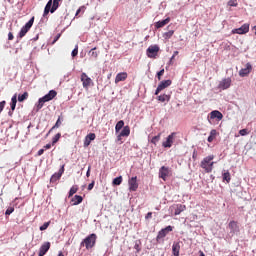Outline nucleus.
I'll list each match as a JSON object with an SVG mask.
<instances>
[{"label": "nucleus", "mask_w": 256, "mask_h": 256, "mask_svg": "<svg viewBox=\"0 0 256 256\" xmlns=\"http://www.w3.org/2000/svg\"><path fill=\"white\" fill-rule=\"evenodd\" d=\"M80 81L82 82L83 88L86 90L93 85V80L85 72L81 74Z\"/></svg>", "instance_id": "7"}, {"label": "nucleus", "mask_w": 256, "mask_h": 256, "mask_svg": "<svg viewBox=\"0 0 256 256\" xmlns=\"http://www.w3.org/2000/svg\"><path fill=\"white\" fill-rule=\"evenodd\" d=\"M146 53L150 59H155V57H157V53H159V46L157 45L149 46L148 49L146 50Z\"/></svg>", "instance_id": "9"}, {"label": "nucleus", "mask_w": 256, "mask_h": 256, "mask_svg": "<svg viewBox=\"0 0 256 256\" xmlns=\"http://www.w3.org/2000/svg\"><path fill=\"white\" fill-rule=\"evenodd\" d=\"M160 140H161V133H159L157 136H154L151 139V143H153V145H157V143H159Z\"/></svg>", "instance_id": "35"}, {"label": "nucleus", "mask_w": 256, "mask_h": 256, "mask_svg": "<svg viewBox=\"0 0 256 256\" xmlns=\"http://www.w3.org/2000/svg\"><path fill=\"white\" fill-rule=\"evenodd\" d=\"M59 6L60 4L57 0H49L44 8L43 17H47L49 13H55Z\"/></svg>", "instance_id": "3"}, {"label": "nucleus", "mask_w": 256, "mask_h": 256, "mask_svg": "<svg viewBox=\"0 0 256 256\" xmlns=\"http://www.w3.org/2000/svg\"><path fill=\"white\" fill-rule=\"evenodd\" d=\"M185 209H187V206L183 205V204H174L172 206H170V211H174V215H181V213H183V211H185Z\"/></svg>", "instance_id": "10"}, {"label": "nucleus", "mask_w": 256, "mask_h": 256, "mask_svg": "<svg viewBox=\"0 0 256 256\" xmlns=\"http://www.w3.org/2000/svg\"><path fill=\"white\" fill-rule=\"evenodd\" d=\"M43 153H45V149H40V150L38 151L37 155H38L39 157H41V155H43Z\"/></svg>", "instance_id": "54"}, {"label": "nucleus", "mask_w": 256, "mask_h": 256, "mask_svg": "<svg viewBox=\"0 0 256 256\" xmlns=\"http://www.w3.org/2000/svg\"><path fill=\"white\" fill-rule=\"evenodd\" d=\"M163 75H165V69H162L157 73L158 81H161V77H163Z\"/></svg>", "instance_id": "43"}, {"label": "nucleus", "mask_w": 256, "mask_h": 256, "mask_svg": "<svg viewBox=\"0 0 256 256\" xmlns=\"http://www.w3.org/2000/svg\"><path fill=\"white\" fill-rule=\"evenodd\" d=\"M223 181H226L227 183H230L231 181V174L229 173V171L225 172L223 174Z\"/></svg>", "instance_id": "36"}, {"label": "nucleus", "mask_w": 256, "mask_h": 256, "mask_svg": "<svg viewBox=\"0 0 256 256\" xmlns=\"http://www.w3.org/2000/svg\"><path fill=\"white\" fill-rule=\"evenodd\" d=\"M175 135L176 133L173 132L171 133L167 138H166V141H164L162 143V146L165 147L166 149H171V147H173V141L175 139Z\"/></svg>", "instance_id": "14"}, {"label": "nucleus", "mask_w": 256, "mask_h": 256, "mask_svg": "<svg viewBox=\"0 0 256 256\" xmlns=\"http://www.w3.org/2000/svg\"><path fill=\"white\" fill-rule=\"evenodd\" d=\"M13 39H15V37L13 36L12 32L8 33V41H13Z\"/></svg>", "instance_id": "51"}, {"label": "nucleus", "mask_w": 256, "mask_h": 256, "mask_svg": "<svg viewBox=\"0 0 256 256\" xmlns=\"http://www.w3.org/2000/svg\"><path fill=\"white\" fill-rule=\"evenodd\" d=\"M200 256H205V253H203V251H200Z\"/></svg>", "instance_id": "60"}, {"label": "nucleus", "mask_w": 256, "mask_h": 256, "mask_svg": "<svg viewBox=\"0 0 256 256\" xmlns=\"http://www.w3.org/2000/svg\"><path fill=\"white\" fill-rule=\"evenodd\" d=\"M174 33H175V31L170 30V31L164 33L163 37H164V39H171V37H173Z\"/></svg>", "instance_id": "38"}, {"label": "nucleus", "mask_w": 256, "mask_h": 256, "mask_svg": "<svg viewBox=\"0 0 256 256\" xmlns=\"http://www.w3.org/2000/svg\"><path fill=\"white\" fill-rule=\"evenodd\" d=\"M213 159H215V155H209L202 159L200 167L204 169L205 173H212L213 166L215 165Z\"/></svg>", "instance_id": "2"}, {"label": "nucleus", "mask_w": 256, "mask_h": 256, "mask_svg": "<svg viewBox=\"0 0 256 256\" xmlns=\"http://www.w3.org/2000/svg\"><path fill=\"white\" fill-rule=\"evenodd\" d=\"M55 97H57V91L50 90L48 94H46L42 98H39L38 103L35 104L36 113H39V111H41V109H43V106L45 105V103H47L49 101H53V99H55Z\"/></svg>", "instance_id": "1"}, {"label": "nucleus", "mask_w": 256, "mask_h": 256, "mask_svg": "<svg viewBox=\"0 0 256 256\" xmlns=\"http://www.w3.org/2000/svg\"><path fill=\"white\" fill-rule=\"evenodd\" d=\"M253 70V66L251 65V63H247L245 68H242L239 71V75L240 77H247V75H249V73H251V71Z\"/></svg>", "instance_id": "20"}, {"label": "nucleus", "mask_w": 256, "mask_h": 256, "mask_svg": "<svg viewBox=\"0 0 256 256\" xmlns=\"http://www.w3.org/2000/svg\"><path fill=\"white\" fill-rule=\"evenodd\" d=\"M127 79V72H120L116 75L115 83H120V81H125Z\"/></svg>", "instance_id": "25"}, {"label": "nucleus", "mask_w": 256, "mask_h": 256, "mask_svg": "<svg viewBox=\"0 0 256 256\" xmlns=\"http://www.w3.org/2000/svg\"><path fill=\"white\" fill-rule=\"evenodd\" d=\"M13 211H15L14 208H8L5 212V215H11V213H13Z\"/></svg>", "instance_id": "48"}, {"label": "nucleus", "mask_w": 256, "mask_h": 256, "mask_svg": "<svg viewBox=\"0 0 256 256\" xmlns=\"http://www.w3.org/2000/svg\"><path fill=\"white\" fill-rule=\"evenodd\" d=\"M72 205H79L81 203H83V197L79 196V195H75L72 199H71Z\"/></svg>", "instance_id": "26"}, {"label": "nucleus", "mask_w": 256, "mask_h": 256, "mask_svg": "<svg viewBox=\"0 0 256 256\" xmlns=\"http://www.w3.org/2000/svg\"><path fill=\"white\" fill-rule=\"evenodd\" d=\"M231 83V78H224L219 82L218 89L225 91V89H229V87H231Z\"/></svg>", "instance_id": "17"}, {"label": "nucleus", "mask_w": 256, "mask_h": 256, "mask_svg": "<svg viewBox=\"0 0 256 256\" xmlns=\"http://www.w3.org/2000/svg\"><path fill=\"white\" fill-rule=\"evenodd\" d=\"M232 33L237 35H245L246 33H249V24H243L240 28L232 30Z\"/></svg>", "instance_id": "15"}, {"label": "nucleus", "mask_w": 256, "mask_h": 256, "mask_svg": "<svg viewBox=\"0 0 256 256\" xmlns=\"http://www.w3.org/2000/svg\"><path fill=\"white\" fill-rule=\"evenodd\" d=\"M95 133H89L84 139V147H89L91 145V141H95Z\"/></svg>", "instance_id": "21"}, {"label": "nucleus", "mask_w": 256, "mask_h": 256, "mask_svg": "<svg viewBox=\"0 0 256 256\" xmlns=\"http://www.w3.org/2000/svg\"><path fill=\"white\" fill-rule=\"evenodd\" d=\"M192 157L193 159H195L197 157V154L194 152Z\"/></svg>", "instance_id": "58"}, {"label": "nucleus", "mask_w": 256, "mask_h": 256, "mask_svg": "<svg viewBox=\"0 0 256 256\" xmlns=\"http://www.w3.org/2000/svg\"><path fill=\"white\" fill-rule=\"evenodd\" d=\"M10 107H11V111H15V108L17 107V94H14L12 96Z\"/></svg>", "instance_id": "27"}, {"label": "nucleus", "mask_w": 256, "mask_h": 256, "mask_svg": "<svg viewBox=\"0 0 256 256\" xmlns=\"http://www.w3.org/2000/svg\"><path fill=\"white\" fill-rule=\"evenodd\" d=\"M228 228L230 229V233L232 235H235V233H239V224L235 220L229 222Z\"/></svg>", "instance_id": "18"}, {"label": "nucleus", "mask_w": 256, "mask_h": 256, "mask_svg": "<svg viewBox=\"0 0 256 256\" xmlns=\"http://www.w3.org/2000/svg\"><path fill=\"white\" fill-rule=\"evenodd\" d=\"M61 127V117H59L55 123V125L49 130V133L53 131L54 129H59Z\"/></svg>", "instance_id": "34"}, {"label": "nucleus", "mask_w": 256, "mask_h": 256, "mask_svg": "<svg viewBox=\"0 0 256 256\" xmlns=\"http://www.w3.org/2000/svg\"><path fill=\"white\" fill-rule=\"evenodd\" d=\"M5 105H7V102L5 100L0 102V114L3 113V109H5Z\"/></svg>", "instance_id": "44"}, {"label": "nucleus", "mask_w": 256, "mask_h": 256, "mask_svg": "<svg viewBox=\"0 0 256 256\" xmlns=\"http://www.w3.org/2000/svg\"><path fill=\"white\" fill-rule=\"evenodd\" d=\"M81 11H85V6H81L77 11H76V17L81 13Z\"/></svg>", "instance_id": "49"}, {"label": "nucleus", "mask_w": 256, "mask_h": 256, "mask_svg": "<svg viewBox=\"0 0 256 256\" xmlns=\"http://www.w3.org/2000/svg\"><path fill=\"white\" fill-rule=\"evenodd\" d=\"M123 127H125V122L123 120L118 121L115 126L116 133H119Z\"/></svg>", "instance_id": "29"}, {"label": "nucleus", "mask_w": 256, "mask_h": 256, "mask_svg": "<svg viewBox=\"0 0 256 256\" xmlns=\"http://www.w3.org/2000/svg\"><path fill=\"white\" fill-rule=\"evenodd\" d=\"M49 249H51V242H44L40 247L38 256H45Z\"/></svg>", "instance_id": "19"}, {"label": "nucleus", "mask_w": 256, "mask_h": 256, "mask_svg": "<svg viewBox=\"0 0 256 256\" xmlns=\"http://www.w3.org/2000/svg\"><path fill=\"white\" fill-rule=\"evenodd\" d=\"M9 115H10V117L13 115V113L12 112H9Z\"/></svg>", "instance_id": "61"}, {"label": "nucleus", "mask_w": 256, "mask_h": 256, "mask_svg": "<svg viewBox=\"0 0 256 256\" xmlns=\"http://www.w3.org/2000/svg\"><path fill=\"white\" fill-rule=\"evenodd\" d=\"M153 217V212H148L145 216V219H151Z\"/></svg>", "instance_id": "52"}, {"label": "nucleus", "mask_w": 256, "mask_h": 256, "mask_svg": "<svg viewBox=\"0 0 256 256\" xmlns=\"http://www.w3.org/2000/svg\"><path fill=\"white\" fill-rule=\"evenodd\" d=\"M89 55L93 57V59H97L99 57V52H97V47L92 48L89 51Z\"/></svg>", "instance_id": "32"}, {"label": "nucleus", "mask_w": 256, "mask_h": 256, "mask_svg": "<svg viewBox=\"0 0 256 256\" xmlns=\"http://www.w3.org/2000/svg\"><path fill=\"white\" fill-rule=\"evenodd\" d=\"M129 191H137L139 189V183L137 182V176H134L128 180Z\"/></svg>", "instance_id": "16"}, {"label": "nucleus", "mask_w": 256, "mask_h": 256, "mask_svg": "<svg viewBox=\"0 0 256 256\" xmlns=\"http://www.w3.org/2000/svg\"><path fill=\"white\" fill-rule=\"evenodd\" d=\"M77 191H79V187L78 186H72L70 188L68 197H73V195H75V193H77Z\"/></svg>", "instance_id": "33"}, {"label": "nucleus", "mask_w": 256, "mask_h": 256, "mask_svg": "<svg viewBox=\"0 0 256 256\" xmlns=\"http://www.w3.org/2000/svg\"><path fill=\"white\" fill-rule=\"evenodd\" d=\"M86 177H91V166L88 167V170L86 172Z\"/></svg>", "instance_id": "53"}, {"label": "nucleus", "mask_w": 256, "mask_h": 256, "mask_svg": "<svg viewBox=\"0 0 256 256\" xmlns=\"http://www.w3.org/2000/svg\"><path fill=\"white\" fill-rule=\"evenodd\" d=\"M49 225H51V222H45L42 226H40V231H46V229L49 228Z\"/></svg>", "instance_id": "41"}, {"label": "nucleus", "mask_w": 256, "mask_h": 256, "mask_svg": "<svg viewBox=\"0 0 256 256\" xmlns=\"http://www.w3.org/2000/svg\"><path fill=\"white\" fill-rule=\"evenodd\" d=\"M26 99H29V92H24L22 95H18L19 103H23Z\"/></svg>", "instance_id": "31"}, {"label": "nucleus", "mask_w": 256, "mask_h": 256, "mask_svg": "<svg viewBox=\"0 0 256 256\" xmlns=\"http://www.w3.org/2000/svg\"><path fill=\"white\" fill-rule=\"evenodd\" d=\"M58 256H65L63 252H59Z\"/></svg>", "instance_id": "59"}, {"label": "nucleus", "mask_w": 256, "mask_h": 256, "mask_svg": "<svg viewBox=\"0 0 256 256\" xmlns=\"http://www.w3.org/2000/svg\"><path fill=\"white\" fill-rule=\"evenodd\" d=\"M141 242L136 241L135 245H134V249L137 250V253H139V251H141Z\"/></svg>", "instance_id": "46"}, {"label": "nucleus", "mask_w": 256, "mask_h": 256, "mask_svg": "<svg viewBox=\"0 0 256 256\" xmlns=\"http://www.w3.org/2000/svg\"><path fill=\"white\" fill-rule=\"evenodd\" d=\"M61 139V133H57L52 139V145H55Z\"/></svg>", "instance_id": "39"}, {"label": "nucleus", "mask_w": 256, "mask_h": 256, "mask_svg": "<svg viewBox=\"0 0 256 256\" xmlns=\"http://www.w3.org/2000/svg\"><path fill=\"white\" fill-rule=\"evenodd\" d=\"M71 55H72V57H77V55H79V45L75 46Z\"/></svg>", "instance_id": "40"}, {"label": "nucleus", "mask_w": 256, "mask_h": 256, "mask_svg": "<svg viewBox=\"0 0 256 256\" xmlns=\"http://www.w3.org/2000/svg\"><path fill=\"white\" fill-rule=\"evenodd\" d=\"M44 149H51V144H46V145L44 146Z\"/></svg>", "instance_id": "55"}, {"label": "nucleus", "mask_w": 256, "mask_h": 256, "mask_svg": "<svg viewBox=\"0 0 256 256\" xmlns=\"http://www.w3.org/2000/svg\"><path fill=\"white\" fill-rule=\"evenodd\" d=\"M113 185H121V183H123V177L122 176H119V177H116L114 180H113Z\"/></svg>", "instance_id": "37"}, {"label": "nucleus", "mask_w": 256, "mask_h": 256, "mask_svg": "<svg viewBox=\"0 0 256 256\" xmlns=\"http://www.w3.org/2000/svg\"><path fill=\"white\" fill-rule=\"evenodd\" d=\"M170 100H171V96L167 94H162L158 96V101H160L161 103H165V101H170Z\"/></svg>", "instance_id": "30"}, {"label": "nucleus", "mask_w": 256, "mask_h": 256, "mask_svg": "<svg viewBox=\"0 0 256 256\" xmlns=\"http://www.w3.org/2000/svg\"><path fill=\"white\" fill-rule=\"evenodd\" d=\"M171 22V18H166L164 20L158 21L155 23V28L156 29H161L162 27H165V25H169V23Z\"/></svg>", "instance_id": "22"}, {"label": "nucleus", "mask_w": 256, "mask_h": 256, "mask_svg": "<svg viewBox=\"0 0 256 256\" xmlns=\"http://www.w3.org/2000/svg\"><path fill=\"white\" fill-rule=\"evenodd\" d=\"M210 119H218V121H221V119H223V113L219 112V110H214L210 113Z\"/></svg>", "instance_id": "24"}, {"label": "nucleus", "mask_w": 256, "mask_h": 256, "mask_svg": "<svg viewBox=\"0 0 256 256\" xmlns=\"http://www.w3.org/2000/svg\"><path fill=\"white\" fill-rule=\"evenodd\" d=\"M33 23H35V17H32L20 30L19 37L20 39H23L27 33H29V30L31 27H33Z\"/></svg>", "instance_id": "5"}, {"label": "nucleus", "mask_w": 256, "mask_h": 256, "mask_svg": "<svg viewBox=\"0 0 256 256\" xmlns=\"http://www.w3.org/2000/svg\"><path fill=\"white\" fill-rule=\"evenodd\" d=\"M63 173H65V165H62L59 171L51 176L50 183H57L63 176Z\"/></svg>", "instance_id": "11"}, {"label": "nucleus", "mask_w": 256, "mask_h": 256, "mask_svg": "<svg viewBox=\"0 0 256 256\" xmlns=\"http://www.w3.org/2000/svg\"><path fill=\"white\" fill-rule=\"evenodd\" d=\"M239 135H241L242 137H245V135H249V130L242 129L239 131Z\"/></svg>", "instance_id": "45"}, {"label": "nucleus", "mask_w": 256, "mask_h": 256, "mask_svg": "<svg viewBox=\"0 0 256 256\" xmlns=\"http://www.w3.org/2000/svg\"><path fill=\"white\" fill-rule=\"evenodd\" d=\"M179 251H181V243L174 242L172 245V253L174 256H179Z\"/></svg>", "instance_id": "23"}, {"label": "nucleus", "mask_w": 256, "mask_h": 256, "mask_svg": "<svg viewBox=\"0 0 256 256\" xmlns=\"http://www.w3.org/2000/svg\"><path fill=\"white\" fill-rule=\"evenodd\" d=\"M171 80H163L160 82V84L158 85L156 91H155V95H159V93H161V91H163L164 89H167V87H171Z\"/></svg>", "instance_id": "12"}, {"label": "nucleus", "mask_w": 256, "mask_h": 256, "mask_svg": "<svg viewBox=\"0 0 256 256\" xmlns=\"http://www.w3.org/2000/svg\"><path fill=\"white\" fill-rule=\"evenodd\" d=\"M131 135V127L129 125L124 126L119 135L117 136V141H122L123 137H129Z\"/></svg>", "instance_id": "13"}, {"label": "nucleus", "mask_w": 256, "mask_h": 256, "mask_svg": "<svg viewBox=\"0 0 256 256\" xmlns=\"http://www.w3.org/2000/svg\"><path fill=\"white\" fill-rule=\"evenodd\" d=\"M173 59H175V57H173V55H172V57L170 59V64L173 63Z\"/></svg>", "instance_id": "57"}, {"label": "nucleus", "mask_w": 256, "mask_h": 256, "mask_svg": "<svg viewBox=\"0 0 256 256\" xmlns=\"http://www.w3.org/2000/svg\"><path fill=\"white\" fill-rule=\"evenodd\" d=\"M177 55H179V51H174L173 57H177Z\"/></svg>", "instance_id": "56"}, {"label": "nucleus", "mask_w": 256, "mask_h": 256, "mask_svg": "<svg viewBox=\"0 0 256 256\" xmlns=\"http://www.w3.org/2000/svg\"><path fill=\"white\" fill-rule=\"evenodd\" d=\"M96 243L97 234H90L81 242V245H85L86 249H93Z\"/></svg>", "instance_id": "4"}, {"label": "nucleus", "mask_w": 256, "mask_h": 256, "mask_svg": "<svg viewBox=\"0 0 256 256\" xmlns=\"http://www.w3.org/2000/svg\"><path fill=\"white\" fill-rule=\"evenodd\" d=\"M171 231H173V226H167L161 229L156 237L157 243H160L161 240L165 239V237H167V234L171 233Z\"/></svg>", "instance_id": "6"}, {"label": "nucleus", "mask_w": 256, "mask_h": 256, "mask_svg": "<svg viewBox=\"0 0 256 256\" xmlns=\"http://www.w3.org/2000/svg\"><path fill=\"white\" fill-rule=\"evenodd\" d=\"M60 37H61V34L56 35L52 42V45H55V43H57V41H59Z\"/></svg>", "instance_id": "47"}, {"label": "nucleus", "mask_w": 256, "mask_h": 256, "mask_svg": "<svg viewBox=\"0 0 256 256\" xmlns=\"http://www.w3.org/2000/svg\"><path fill=\"white\" fill-rule=\"evenodd\" d=\"M3 195V192H1L0 196Z\"/></svg>", "instance_id": "62"}, {"label": "nucleus", "mask_w": 256, "mask_h": 256, "mask_svg": "<svg viewBox=\"0 0 256 256\" xmlns=\"http://www.w3.org/2000/svg\"><path fill=\"white\" fill-rule=\"evenodd\" d=\"M94 187H95V181L91 182V183L88 185V191H91Z\"/></svg>", "instance_id": "50"}, {"label": "nucleus", "mask_w": 256, "mask_h": 256, "mask_svg": "<svg viewBox=\"0 0 256 256\" xmlns=\"http://www.w3.org/2000/svg\"><path fill=\"white\" fill-rule=\"evenodd\" d=\"M216 137H217V130L212 129L210 131V135H209L208 140H207L208 143H213V141L215 140Z\"/></svg>", "instance_id": "28"}, {"label": "nucleus", "mask_w": 256, "mask_h": 256, "mask_svg": "<svg viewBox=\"0 0 256 256\" xmlns=\"http://www.w3.org/2000/svg\"><path fill=\"white\" fill-rule=\"evenodd\" d=\"M228 5H229V7H237V5H239V3L237 2V0H229Z\"/></svg>", "instance_id": "42"}, {"label": "nucleus", "mask_w": 256, "mask_h": 256, "mask_svg": "<svg viewBox=\"0 0 256 256\" xmlns=\"http://www.w3.org/2000/svg\"><path fill=\"white\" fill-rule=\"evenodd\" d=\"M171 175H172L171 168L167 166H162L159 169V178L163 179V181H167V177H171Z\"/></svg>", "instance_id": "8"}]
</instances>
